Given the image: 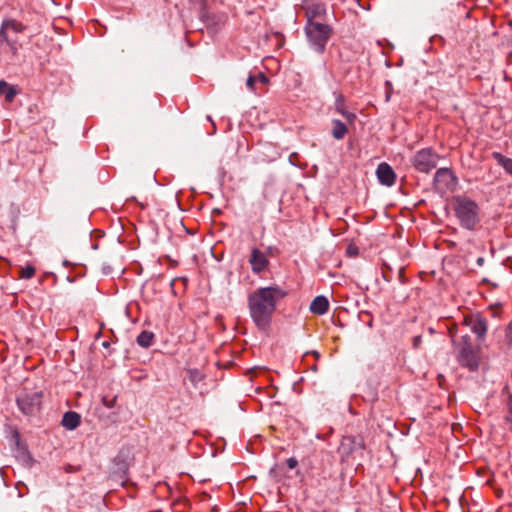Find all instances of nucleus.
Returning <instances> with one entry per match:
<instances>
[{
  "instance_id": "1",
  "label": "nucleus",
  "mask_w": 512,
  "mask_h": 512,
  "mask_svg": "<svg viewBox=\"0 0 512 512\" xmlns=\"http://www.w3.org/2000/svg\"><path fill=\"white\" fill-rule=\"evenodd\" d=\"M286 295L287 292L278 285L260 287L248 295L249 313L260 331H267L270 328L278 303Z\"/></svg>"
},
{
  "instance_id": "2",
  "label": "nucleus",
  "mask_w": 512,
  "mask_h": 512,
  "mask_svg": "<svg viewBox=\"0 0 512 512\" xmlns=\"http://www.w3.org/2000/svg\"><path fill=\"white\" fill-rule=\"evenodd\" d=\"M449 333L452 337L456 359L459 364L471 371H476L481 361L480 348L473 345L468 334L462 335L457 339L454 327L449 328Z\"/></svg>"
},
{
  "instance_id": "3",
  "label": "nucleus",
  "mask_w": 512,
  "mask_h": 512,
  "mask_svg": "<svg viewBox=\"0 0 512 512\" xmlns=\"http://www.w3.org/2000/svg\"><path fill=\"white\" fill-rule=\"evenodd\" d=\"M454 212L461 227L467 230H475L481 221L479 205L466 196L454 198Z\"/></svg>"
},
{
  "instance_id": "4",
  "label": "nucleus",
  "mask_w": 512,
  "mask_h": 512,
  "mask_svg": "<svg viewBox=\"0 0 512 512\" xmlns=\"http://www.w3.org/2000/svg\"><path fill=\"white\" fill-rule=\"evenodd\" d=\"M306 36L310 45L318 53H323L331 37L332 28L318 21H308L305 27Z\"/></svg>"
},
{
  "instance_id": "5",
  "label": "nucleus",
  "mask_w": 512,
  "mask_h": 512,
  "mask_svg": "<svg viewBox=\"0 0 512 512\" xmlns=\"http://www.w3.org/2000/svg\"><path fill=\"white\" fill-rule=\"evenodd\" d=\"M441 156L432 148H423L411 158V164L420 173L428 174L436 168Z\"/></svg>"
},
{
  "instance_id": "6",
  "label": "nucleus",
  "mask_w": 512,
  "mask_h": 512,
  "mask_svg": "<svg viewBox=\"0 0 512 512\" xmlns=\"http://www.w3.org/2000/svg\"><path fill=\"white\" fill-rule=\"evenodd\" d=\"M462 324L470 328L478 341L482 342L485 340L488 331V321L481 313L466 315Z\"/></svg>"
},
{
  "instance_id": "7",
  "label": "nucleus",
  "mask_w": 512,
  "mask_h": 512,
  "mask_svg": "<svg viewBox=\"0 0 512 512\" xmlns=\"http://www.w3.org/2000/svg\"><path fill=\"white\" fill-rule=\"evenodd\" d=\"M42 397L41 391L23 393L17 398L18 407L26 415L34 414L40 410Z\"/></svg>"
},
{
  "instance_id": "8",
  "label": "nucleus",
  "mask_w": 512,
  "mask_h": 512,
  "mask_svg": "<svg viewBox=\"0 0 512 512\" xmlns=\"http://www.w3.org/2000/svg\"><path fill=\"white\" fill-rule=\"evenodd\" d=\"M363 449L364 443L361 439L348 436L342 439L338 452L341 455L342 461H347L352 454Z\"/></svg>"
},
{
  "instance_id": "9",
  "label": "nucleus",
  "mask_w": 512,
  "mask_h": 512,
  "mask_svg": "<svg viewBox=\"0 0 512 512\" xmlns=\"http://www.w3.org/2000/svg\"><path fill=\"white\" fill-rule=\"evenodd\" d=\"M249 263L251 265L252 271L256 274L264 272L269 266V260L265 253H263L258 248H253L251 250Z\"/></svg>"
},
{
  "instance_id": "10",
  "label": "nucleus",
  "mask_w": 512,
  "mask_h": 512,
  "mask_svg": "<svg viewBox=\"0 0 512 512\" xmlns=\"http://www.w3.org/2000/svg\"><path fill=\"white\" fill-rule=\"evenodd\" d=\"M455 176L449 168H439L434 175V184L438 189L446 190L454 185Z\"/></svg>"
},
{
  "instance_id": "11",
  "label": "nucleus",
  "mask_w": 512,
  "mask_h": 512,
  "mask_svg": "<svg viewBox=\"0 0 512 512\" xmlns=\"http://www.w3.org/2000/svg\"><path fill=\"white\" fill-rule=\"evenodd\" d=\"M376 175H377L379 182L382 185L390 187L395 184L396 174H395L394 170L392 169V167L385 162L380 163L378 165L377 170H376Z\"/></svg>"
},
{
  "instance_id": "12",
  "label": "nucleus",
  "mask_w": 512,
  "mask_h": 512,
  "mask_svg": "<svg viewBox=\"0 0 512 512\" xmlns=\"http://www.w3.org/2000/svg\"><path fill=\"white\" fill-rule=\"evenodd\" d=\"M7 29H12L14 30L16 33H22L25 31L26 29V26L24 24H22L21 22L17 21V20H8V21H4L1 28H0V40L1 41H5L7 42L10 46H12L13 50H14V54L16 55L17 52H18V47L17 45L15 44L12 45L8 39H7V35H6V30Z\"/></svg>"
},
{
  "instance_id": "13",
  "label": "nucleus",
  "mask_w": 512,
  "mask_h": 512,
  "mask_svg": "<svg viewBox=\"0 0 512 512\" xmlns=\"http://www.w3.org/2000/svg\"><path fill=\"white\" fill-rule=\"evenodd\" d=\"M329 309V302L325 296H317L310 304V311L316 315H323Z\"/></svg>"
},
{
  "instance_id": "14",
  "label": "nucleus",
  "mask_w": 512,
  "mask_h": 512,
  "mask_svg": "<svg viewBox=\"0 0 512 512\" xmlns=\"http://www.w3.org/2000/svg\"><path fill=\"white\" fill-rule=\"evenodd\" d=\"M326 14L325 6L322 3H312L306 9L308 21H317Z\"/></svg>"
},
{
  "instance_id": "15",
  "label": "nucleus",
  "mask_w": 512,
  "mask_h": 512,
  "mask_svg": "<svg viewBox=\"0 0 512 512\" xmlns=\"http://www.w3.org/2000/svg\"><path fill=\"white\" fill-rule=\"evenodd\" d=\"M335 110L339 114H341L348 121V123H350V124H353L355 122L356 118H357L355 113L346 110V107L344 105V97H343V95H339L336 98Z\"/></svg>"
},
{
  "instance_id": "16",
  "label": "nucleus",
  "mask_w": 512,
  "mask_h": 512,
  "mask_svg": "<svg viewBox=\"0 0 512 512\" xmlns=\"http://www.w3.org/2000/svg\"><path fill=\"white\" fill-rule=\"evenodd\" d=\"M492 158L503 168L505 173L512 177V158L503 155L500 152H492Z\"/></svg>"
},
{
  "instance_id": "17",
  "label": "nucleus",
  "mask_w": 512,
  "mask_h": 512,
  "mask_svg": "<svg viewBox=\"0 0 512 512\" xmlns=\"http://www.w3.org/2000/svg\"><path fill=\"white\" fill-rule=\"evenodd\" d=\"M80 422V415L73 411L66 412L62 418V425L69 430L76 429L80 425Z\"/></svg>"
},
{
  "instance_id": "18",
  "label": "nucleus",
  "mask_w": 512,
  "mask_h": 512,
  "mask_svg": "<svg viewBox=\"0 0 512 512\" xmlns=\"http://www.w3.org/2000/svg\"><path fill=\"white\" fill-rule=\"evenodd\" d=\"M17 93L18 90L16 89V86L10 85L4 80L0 81V95H3L8 103H11L14 100Z\"/></svg>"
},
{
  "instance_id": "19",
  "label": "nucleus",
  "mask_w": 512,
  "mask_h": 512,
  "mask_svg": "<svg viewBox=\"0 0 512 512\" xmlns=\"http://www.w3.org/2000/svg\"><path fill=\"white\" fill-rule=\"evenodd\" d=\"M332 126L331 134L333 138L342 140L348 132L347 126L338 119L332 120Z\"/></svg>"
},
{
  "instance_id": "20",
  "label": "nucleus",
  "mask_w": 512,
  "mask_h": 512,
  "mask_svg": "<svg viewBox=\"0 0 512 512\" xmlns=\"http://www.w3.org/2000/svg\"><path fill=\"white\" fill-rule=\"evenodd\" d=\"M154 334L150 331H142L137 337V343L139 346L148 348L153 344Z\"/></svg>"
},
{
  "instance_id": "21",
  "label": "nucleus",
  "mask_w": 512,
  "mask_h": 512,
  "mask_svg": "<svg viewBox=\"0 0 512 512\" xmlns=\"http://www.w3.org/2000/svg\"><path fill=\"white\" fill-rule=\"evenodd\" d=\"M187 373L189 381L194 386H196L204 378L203 374L198 369H189Z\"/></svg>"
},
{
  "instance_id": "22",
  "label": "nucleus",
  "mask_w": 512,
  "mask_h": 512,
  "mask_svg": "<svg viewBox=\"0 0 512 512\" xmlns=\"http://www.w3.org/2000/svg\"><path fill=\"white\" fill-rule=\"evenodd\" d=\"M35 271L32 265H27L20 269L19 277L22 279H31L35 275Z\"/></svg>"
},
{
  "instance_id": "23",
  "label": "nucleus",
  "mask_w": 512,
  "mask_h": 512,
  "mask_svg": "<svg viewBox=\"0 0 512 512\" xmlns=\"http://www.w3.org/2000/svg\"><path fill=\"white\" fill-rule=\"evenodd\" d=\"M193 9L204 11L206 8V0H189Z\"/></svg>"
},
{
  "instance_id": "24",
  "label": "nucleus",
  "mask_w": 512,
  "mask_h": 512,
  "mask_svg": "<svg viewBox=\"0 0 512 512\" xmlns=\"http://www.w3.org/2000/svg\"><path fill=\"white\" fill-rule=\"evenodd\" d=\"M506 421L512 426V396H510L507 401Z\"/></svg>"
},
{
  "instance_id": "25",
  "label": "nucleus",
  "mask_w": 512,
  "mask_h": 512,
  "mask_svg": "<svg viewBox=\"0 0 512 512\" xmlns=\"http://www.w3.org/2000/svg\"><path fill=\"white\" fill-rule=\"evenodd\" d=\"M114 463L115 464H119L120 465V470L125 474L128 467H127V464L120 458V456H117L115 459H114Z\"/></svg>"
},
{
  "instance_id": "26",
  "label": "nucleus",
  "mask_w": 512,
  "mask_h": 512,
  "mask_svg": "<svg viewBox=\"0 0 512 512\" xmlns=\"http://www.w3.org/2000/svg\"><path fill=\"white\" fill-rule=\"evenodd\" d=\"M255 82H256V78L254 76H249L246 81V85L249 89L253 90Z\"/></svg>"
},
{
  "instance_id": "27",
  "label": "nucleus",
  "mask_w": 512,
  "mask_h": 512,
  "mask_svg": "<svg viewBox=\"0 0 512 512\" xmlns=\"http://www.w3.org/2000/svg\"><path fill=\"white\" fill-rule=\"evenodd\" d=\"M298 462L295 458H289L287 460V466L290 468V469H293L297 466Z\"/></svg>"
},
{
  "instance_id": "28",
  "label": "nucleus",
  "mask_w": 512,
  "mask_h": 512,
  "mask_svg": "<svg viewBox=\"0 0 512 512\" xmlns=\"http://www.w3.org/2000/svg\"><path fill=\"white\" fill-rule=\"evenodd\" d=\"M347 253L350 255V256H355L358 254V249L357 247H354V246H349L348 249H347Z\"/></svg>"
},
{
  "instance_id": "29",
  "label": "nucleus",
  "mask_w": 512,
  "mask_h": 512,
  "mask_svg": "<svg viewBox=\"0 0 512 512\" xmlns=\"http://www.w3.org/2000/svg\"><path fill=\"white\" fill-rule=\"evenodd\" d=\"M114 403H115V399L111 400V401H107L105 398L103 399V404L107 407V408H112L114 406Z\"/></svg>"
},
{
  "instance_id": "30",
  "label": "nucleus",
  "mask_w": 512,
  "mask_h": 512,
  "mask_svg": "<svg viewBox=\"0 0 512 512\" xmlns=\"http://www.w3.org/2000/svg\"><path fill=\"white\" fill-rule=\"evenodd\" d=\"M259 78H260V81H261V82H263V83H266V82L268 81V79L266 78V76H265V75H263V74H260V77H259Z\"/></svg>"
},
{
  "instance_id": "31",
  "label": "nucleus",
  "mask_w": 512,
  "mask_h": 512,
  "mask_svg": "<svg viewBox=\"0 0 512 512\" xmlns=\"http://www.w3.org/2000/svg\"><path fill=\"white\" fill-rule=\"evenodd\" d=\"M484 262V259L482 257L478 258L477 263L481 265Z\"/></svg>"
},
{
  "instance_id": "32",
  "label": "nucleus",
  "mask_w": 512,
  "mask_h": 512,
  "mask_svg": "<svg viewBox=\"0 0 512 512\" xmlns=\"http://www.w3.org/2000/svg\"><path fill=\"white\" fill-rule=\"evenodd\" d=\"M207 119H208L210 122H212L213 127L215 128V123L213 122V120H212L211 116H207Z\"/></svg>"
},
{
  "instance_id": "33",
  "label": "nucleus",
  "mask_w": 512,
  "mask_h": 512,
  "mask_svg": "<svg viewBox=\"0 0 512 512\" xmlns=\"http://www.w3.org/2000/svg\"><path fill=\"white\" fill-rule=\"evenodd\" d=\"M313 354H314L316 357H319V353H318V352L313 351Z\"/></svg>"
}]
</instances>
